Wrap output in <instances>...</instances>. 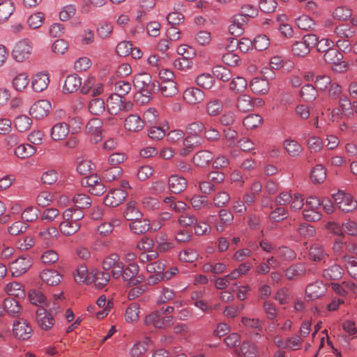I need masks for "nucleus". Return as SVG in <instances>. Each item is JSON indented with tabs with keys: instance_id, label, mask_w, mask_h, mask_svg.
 <instances>
[{
	"instance_id": "nucleus-18",
	"label": "nucleus",
	"mask_w": 357,
	"mask_h": 357,
	"mask_svg": "<svg viewBox=\"0 0 357 357\" xmlns=\"http://www.w3.org/2000/svg\"><path fill=\"white\" fill-rule=\"evenodd\" d=\"M309 257L310 259L314 261L326 262V259L329 257V255L325 250L323 245L319 243H314L310 247Z\"/></svg>"
},
{
	"instance_id": "nucleus-4",
	"label": "nucleus",
	"mask_w": 357,
	"mask_h": 357,
	"mask_svg": "<svg viewBox=\"0 0 357 357\" xmlns=\"http://www.w3.org/2000/svg\"><path fill=\"white\" fill-rule=\"evenodd\" d=\"M13 332L17 339L26 340L31 337L33 329L26 320L20 319L13 322Z\"/></svg>"
},
{
	"instance_id": "nucleus-26",
	"label": "nucleus",
	"mask_w": 357,
	"mask_h": 357,
	"mask_svg": "<svg viewBox=\"0 0 357 357\" xmlns=\"http://www.w3.org/2000/svg\"><path fill=\"white\" fill-rule=\"evenodd\" d=\"M334 33L340 38L349 39L354 36L356 29L347 24H340L334 29Z\"/></svg>"
},
{
	"instance_id": "nucleus-56",
	"label": "nucleus",
	"mask_w": 357,
	"mask_h": 357,
	"mask_svg": "<svg viewBox=\"0 0 357 357\" xmlns=\"http://www.w3.org/2000/svg\"><path fill=\"white\" fill-rule=\"evenodd\" d=\"M39 210L34 206L26 208L22 213L21 218L24 221L32 222L38 218Z\"/></svg>"
},
{
	"instance_id": "nucleus-54",
	"label": "nucleus",
	"mask_w": 357,
	"mask_h": 357,
	"mask_svg": "<svg viewBox=\"0 0 357 357\" xmlns=\"http://www.w3.org/2000/svg\"><path fill=\"white\" fill-rule=\"evenodd\" d=\"M122 174V169L119 166H112L105 169L102 173L103 178L109 181L117 179Z\"/></svg>"
},
{
	"instance_id": "nucleus-23",
	"label": "nucleus",
	"mask_w": 357,
	"mask_h": 357,
	"mask_svg": "<svg viewBox=\"0 0 357 357\" xmlns=\"http://www.w3.org/2000/svg\"><path fill=\"white\" fill-rule=\"evenodd\" d=\"M213 159L212 152L207 150H202L195 153L193 157V162L196 166L204 167L208 165Z\"/></svg>"
},
{
	"instance_id": "nucleus-35",
	"label": "nucleus",
	"mask_w": 357,
	"mask_h": 357,
	"mask_svg": "<svg viewBox=\"0 0 357 357\" xmlns=\"http://www.w3.org/2000/svg\"><path fill=\"white\" fill-rule=\"evenodd\" d=\"M326 178V169L322 165H317L311 171L310 178L314 183H321Z\"/></svg>"
},
{
	"instance_id": "nucleus-57",
	"label": "nucleus",
	"mask_w": 357,
	"mask_h": 357,
	"mask_svg": "<svg viewBox=\"0 0 357 357\" xmlns=\"http://www.w3.org/2000/svg\"><path fill=\"white\" fill-rule=\"evenodd\" d=\"M296 23L300 29L308 31L314 26V20L306 15H303L296 20Z\"/></svg>"
},
{
	"instance_id": "nucleus-51",
	"label": "nucleus",
	"mask_w": 357,
	"mask_h": 357,
	"mask_svg": "<svg viewBox=\"0 0 357 357\" xmlns=\"http://www.w3.org/2000/svg\"><path fill=\"white\" fill-rule=\"evenodd\" d=\"M45 20V15L42 12H37L31 15L26 21L29 28L36 29L40 28Z\"/></svg>"
},
{
	"instance_id": "nucleus-24",
	"label": "nucleus",
	"mask_w": 357,
	"mask_h": 357,
	"mask_svg": "<svg viewBox=\"0 0 357 357\" xmlns=\"http://www.w3.org/2000/svg\"><path fill=\"white\" fill-rule=\"evenodd\" d=\"M305 272L306 268L303 264H296L286 269L285 276L288 280H294L304 275Z\"/></svg>"
},
{
	"instance_id": "nucleus-52",
	"label": "nucleus",
	"mask_w": 357,
	"mask_h": 357,
	"mask_svg": "<svg viewBox=\"0 0 357 357\" xmlns=\"http://www.w3.org/2000/svg\"><path fill=\"white\" fill-rule=\"evenodd\" d=\"M80 224L62 221L59 225L60 231L66 236H71L80 229Z\"/></svg>"
},
{
	"instance_id": "nucleus-58",
	"label": "nucleus",
	"mask_w": 357,
	"mask_h": 357,
	"mask_svg": "<svg viewBox=\"0 0 357 357\" xmlns=\"http://www.w3.org/2000/svg\"><path fill=\"white\" fill-rule=\"evenodd\" d=\"M339 106L345 116L347 117H353L351 102L347 96H342L339 98Z\"/></svg>"
},
{
	"instance_id": "nucleus-63",
	"label": "nucleus",
	"mask_w": 357,
	"mask_h": 357,
	"mask_svg": "<svg viewBox=\"0 0 357 357\" xmlns=\"http://www.w3.org/2000/svg\"><path fill=\"white\" fill-rule=\"evenodd\" d=\"M291 298L289 290L287 288L282 287L278 289L274 296V299L280 305L287 304Z\"/></svg>"
},
{
	"instance_id": "nucleus-61",
	"label": "nucleus",
	"mask_w": 357,
	"mask_h": 357,
	"mask_svg": "<svg viewBox=\"0 0 357 357\" xmlns=\"http://www.w3.org/2000/svg\"><path fill=\"white\" fill-rule=\"evenodd\" d=\"M252 45L258 51L267 49L270 45L269 38L266 35H259L253 40Z\"/></svg>"
},
{
	"instance_id": "nucleus-59",
	"label": "nucleus",
	"mask_w": 357,
	"mask_h": 357,
	"mask_svg": "<svg viewBox=\"0 0 357 357\" xmlns=\"http://www.w3.org/2000/svg\"><path fill=\"white\" fill-rule=\"evenodd\" d=\"M197 85L204 89H211L214 84L213 77L208 73H203L197 76L196 79Z\"/></svg>"
},
{
	"instance_id": "nucleus-47",
	"label": "nucleus",
	"mask_w": 357,
	"mask_h": 357,
	"mask_svg": "<svg viewBox=\"0 0 357 357\" xmlns=\"http://www.w3.org/2000/svg\"><path fill=\"white\" fill-rule=\"evenodd\" d=\"M205 129L204 124L201 121H195L186 126V132L188 136H193L196 139H199V134Z\"/></svg>"
},
{
	"instance_id": "nucleus-44",
	"label": "nucleus",
	"mask_w": 357,
	"mask_h": 357,
	"mask_svg": "<svg viewBox=\"0 0 357 357\" xmlns=\"http://www.w3.org/2000/svg\"><path fill=\"white\" fill-rule=\"evenodd\" d=\"M247 81L242 77H236L234 78L229 84V89L235 93L244 92L247 89Z\"/></svg>"
},
{
	"instance_id": "nucleus-36",
	"label": "nucleus",
	"mask_w": 357,
	"mask_h": 357,
	"mask_svg": "<svg viewBox=\"0 0 357 357\" xmlns=\"http://www.w3.org/2000/svg\"><path fill=\"white\" fill-rule=\"evenodd\" d=\"M284 147L292 157L300 155L303 151L302 146L297 141L294 139H286L284 142Z\"/></svg>"
},
{
	"instance_id": "nucleus-5",
	"label": "nucleus",
	"mask_w": 357,
	"mask_h": 357,
	"mask_svg": "<svg viewBox=\"0 0 357 357\" xmlns=\"http://www.w3.org/2000/svg\"><path fill=\"white\" fill-rule=\"evenodd\" d=\"M31 266V257L21 256L10 264V270L12 275L17 278L24 274Z\"/></svg>"
},
{
	"instance_id": "nucleus-28",
	"label": "nucleus",
	"mask_w": 357,
	"mask_h": 357,
	"mask_svg": "<svg viewBox=\"0 0 357 357\" xmlns=\"http://www.w3.org/2000/svg\"><path fill=\"white\" fill-rule=\"evenodd\" d=\"M190 204L195 210L211 208L212 202L206 195H195L190 199Z\"/></svg>"
},
{
	"instance_id": "nucleus-55",
	"label": "nucleus",
	"mask_w": 357,
	"mask_h": 357,
	"mask_svg": "<svg viewBox=\"0 0 357 357\" xmlns=\"http://www.w3.org/2000/svg\"><path fill=\"white\" fill-rule=\"evenodd\" d=\"M262 122L261 116L252 114L247 116L243 121V124L247 129H253L259 126Z\"/></svg>"
},
{
	"instance_id": "nucleus-1",
	"label": "nucleus",
	"mask_w": 357,
	"mask_h": 357,
	"mask_svg": "<svg viewBox=\"0 0 357 357\" xmlns=\"http://www.w3.org/2000/svg\"><path fill=\"white\" fill-rule=\"evenodd\" d=\"M132 105L130 102H125V98L112 94L107 99V109L110 115L116 116L121 111L130 110Z\"/></svg>"
},
{
	"instance_id": "nucleus-6",
	"label": "nucleus",
	"mask_w": 357,
	"mask_h": 357,
	"mask_svg": "<svg viewBox=\"0 0 357 357\" xmlns=\"http://www.w3.org/2000/svg\"><path fill=\"white\" fill-rule=\"evenodd\" d=\"M52 109L50 101L47 100H40L32 105L30 108L29 114L36 119H43L48 115Z\"/></svg>"
},
{
	"instance_id": "nucleus-16",
	"label": "nucleus",
	"mask_w": 357,
	"mask_h": 357,
	"mask_svg": "<svg viewBox=\"0 0 357 357\" xmlns=\"http://www.w3.org/2000/svg\"><path fill=\"white\" fill-rule=\"evenodd\" d=\"M144 126L143 120L137 114H130L124 121L125 128L130 132H139Z\"/></svg>"
},
{
	"instance_id": "nucleus-29",
	"label": "nucleus",
	"mask_w": 357,
	"mask_h": 357,
	"mask_svg": "<svg viewBox=\"0 0 357 357\" xmlns=\"http://www.w3.org/2000/svg\"><path fill=\"white\" fill-rule=\"evenodd\" d=\"M15 10L13 3L10 0H5L0 3V24L6 22Z\"/></svg>"
},
{
	"instance_id": "nucleus-43",
	"label": "nucleus",
	"mask_w": 357,
	"mask_h": 357,
	"mask_svg": "<svg viewBox=\"0 0 357 357\" xmlns=\"http://www.w3.org/2000/svg\"><path fill=\"white\" fill-rule=\"evenodd\" d=\"M157 86L159 84L152 86L151 87L139 91L138 94L136 95V99L141 104H146L151 100L152 94L157 90Z\"/></svg>"
},
{
	"instance_id": "nucleus-62",
	"label": "nucleus",
	"mask_w": 357,
	"mask_h": 357,
	"mask_svg": "<svg viewBox=\"0 0 357 357\" xmlns=\"http://www.w3.org/2000/svg\"><path fill=\"white\" fill-rule=\"evenodd\" d=\"M30 302L36 305L44 304L46 301L45 296L40 290L32 289L29 292Z\"/></svg>"
},
{
	"instance_id": "nucleus-48",
	"label": "nucleus",
	"mask_w": 357,
	"mask_h": 357,
	"mask_svg": "<svg viewBox=\"0 0 357 357\" xmlns=\"http://www.w3.org/2000/svg\"><path fill=\"white\" fill-rule=\"evenodd\" d=\"M139 305L137 303L130 304L126 309L125 319L127 322L132 323L139 319Z\"/></svg>"
},
{
	"instance_id": "nucleus-31",
	"label": "nucleus",
	"mask_w": 357,
	"mask_h": 357,
	"mask_svg": "<svg viewBox=\"0 0 357 357\" xmlns=\"http://www.w3.org/2000/svg\"><path fill=\"white\" fill-rule=\"evenodd\" d=\"M130 229L136 234H143L149 229V222L146 219L142 220L141 218L132 220Z\"/></svg>"
},
{
	"instance_id": "nucleus-38",
	"label": "nucleus",
	"mask_w": 357,
	"mask_h": 357,
	"mask_svg": "<svg viewBox=\"0 0 357 357\" xmlns=\"http://www.w3.org/2000/svg\"><path fill=\"white\" fill-rule=\"evenodd\" d=\"M73 202L77 208L82 210L89 208L92 204L91 197L84 193L75 195L73 198Z\"/></svg>"
},
{
	"instance_id": "nucleus-41",
	"label": "nucleus",
	"mask_w": 357,
	"mask_h": 357,
	"mask_svg": "<svg viewBox=\"0 0 357 357\" xmlns=\"http://www.w3.org/2000/svg\"><path fill=\"white\" fill-rule=\"evenodd\" d=\"M300 94L303 100L306 102H312L316 99L317 96V91L313 85L307 84L301 88Z\"/></svg>"
},
{
	"instance_id": "nucleus-32",
	"label": "nucleus",
	"mask_w": 357,
	"mask_h": 357,
	"mask_svg": "<svg viewBox=\"0 0 357 357\" xmlns=\"http://www.w3.org/2000/svg\"><path fill=\"white\" fill-rule=\"evenodd\" d=\"M239 357H256L257 347L254 343L250 341L243 342L240 351H236Z\"/></svg>"
},
{
	"instance_id": "nucleus-25",
	"label": "nucleus",
	"mask_w": 357,
	"mask_h": 357,
	"mask_svg": "<svg viewBox=\"0 0 357 357\" xmlns=\"http://www.w3.org/2000/svg\"><path fill=\"white\" fill-rule=\"evenodd\" d=\"M5 291L8 295L13 296L19 299L24 298L26 296L24 286L17 282L8 283L6 286Z\"/></svg>"
},
{
	"instance_id": "nucleus-8",
	"label": "nucleus",
	"mask_w": 357,
	"mask_h": 357,
	"mask_svg": "<svg viewBox=\"0 0 357 357\" xmlns=\"http://www.w3.org/2000/svg\"><path fill=\"white\" fill-rule=\"evenodd\" d=\"M326 287L319 280L309 284L305 288V296L309 301L318 299L326 292Z\"/></svg>"
},
{
	"instance_id": "nucleus-12",
	"label": "nucleus",
	"mask_w": 357,
	"mask_h": 357,
	"mask_svg": "<svg viewBox=\"0 0 357 357\" xmlns=\"http://www.w3.org/2000/svg\"><path fill=\"white\" fill-rule=\"evenodd\" d=\"M183 100L190 105L202 102L204 99V92L196 87L187 88L183 92Z\"/></svg>"
},
{
	"instance_id": "nucleus-2",
	"label": "nucleus",
	"mask_w": 357,
	"mask_h": 357,
	"mask_svg": "<svg viewBox=\"0 0 357 357\" xmlns=\"http://www.w3.org/2000/svg\"><path fill=\"white\" fill-rule=\"evenodd\" d=\"M333 199L338 208L344 213L351 212L357 208V201L343 191H338L333 195Z\"/></svg>"
},
{
	"instance_id": "nucleus-64",
	"label": "nucleus",
	"mask_w": 357,
	"mask_h": 357,
	"mask_svg": "<svg viewBox=\"0 0 357 357\" xmlns=\"http://www.w3.org/2000/svg\"><path fill=\"white\" fill-rule=\"evenodd\" d=\"M146 343L145 342L138 341L135 342L130 349V357H140L144 354L147 349Z\"/></svg>"
},
{
	"instance_id": "nucleus-9",
	"label": "nucleus",
	"mask_w": 357,
	"mask_h": 357,
	"mask_svg": "<svg viewBox=\"0 0 357 357\" xmlns=\"http://www.w3.org/2000/svg\"><path fill=\"white\" fill-rule=\"evenodd\" d=\"M128 196V192L125 190L117 188L114 189L108 192L104 199L106 206L110 207H116L121 204Z\"/></svg>"
},
{
	"instance_id": "nucleus-19",
	"label": "nucleus",
	"mask_w": 357,
	"mask_h": 357,
	"mask_svg": "<svg viewBox=\"0 0 357 357\" xmlns=\"http://www.w3.org/2000/svg\"><path fill=\"white\" fill-rule=\"evenodd\" d=\"M40 278L43 282L51 286L57 285L62 279L59 272L49 269L43 270L40 274Z\"/></svg>"
},
{
	"instance_id": "nucleus-33",
	"label": "nucleus",
	"mask_w": 357,
	"mask_h": 357,
	"mask_svg": "<svg viewBox=\"0 0 357 357\" xmlns=\"http://www.w3.org/2000/svg\"><path fill=\"white\" fill-rule=\"evenodd\" d=\"M142 216V213L136 207V202L134 201L129 202L124 211V218L127 220L132 221L139 219Z\"/></svg>"
},
{
	"instance_id": "nucleus-21",
	"label": "nucleus",
	"mask_w": 357,
	"mask_h": 357,
	"mask_svg": "<svg viewBox=\"0 0 357 357\" xmlns=\"http://www.w3.org/2000/svg\"><path fill=\"white\" fill-rule=\"evenodd\" d=\"M203 139H196L193 136H187L183 142V148L180 150V155L185 157L188 155L197 146L202 144Z\"/></svg>"
},
{
	"instance_id": "nucleus-30",
	"label": "nucleus",
	"mask_w": 357,
	"mask_h": 357,
	"mask_svg": "<svg viewBox=\"0 0 357 357\" xmlns=\"http://www.w3.org/2000/svg\"><path fill=\"white\" fill-rule=\"evenodd\" d=\"M236 107L240 112H248L253 109L254 102L250 96L243 94L238 97Z\"/></svg>"
},
{
	"instance_id": "nucleus-17",
	"label": "nucleus",
	"mask_w": 357,
	"mask_h": 357,
	"mask_svg": "<svg viewBox=\"0 0 357 357\" xmlns=\"http://www.w3.org/2000/svg\"><path fill=\"white\" fill-rule=\"evenodd\" d=\"M169 188L172 192L178 194L185 190L187 186V181L183 176L172 175L168 181Z\"/></svg>"
},
{
	"instance_id": "nucleus-40",
	"label": "nucleus",
	"mask_w": 357,
	"mask_h": 357,
	"mask_svg": "<svg viewBox=\"0 0 357 357\" xmlns=\"http://www.w3.org/2000/svg\"><path fill=\"white\" fill-rule=\"evenodd\" d=\"M29 82L28 75L23 73L18 74L13 79L12 84L16 91L22 92L26 88Z\"/></svg>"
},
{
	"instance_id": "nucleus-7",
	"label": "nucleus",
	"mask_w": 357,
	"mask_h": 357,
	"mask_svg": "<svg viewBox=\"0 0 357 357\" xmlns=\"http://www.w3.org/2000/svg\"><path fill=\"white\" fill-rule=\"evenodd\" d=\"M139 266L135 263H131L126 268H123L122 278L130 286H135L141 282L142 278L138 276Z\"/></svg>"
},
{
	"instance_id": "nucleus-49",
	"label": "nucleus",
	"mask_w": 357,
	"mask_h": 357,
	"mask_svg": "<svg viewBox=\"0 0 357 357\" xmlns=\"http://www.w3.org/2000/svg\"><path fill=\"white\" fill-rule=\"evenodd\" d=\"M213 75L218 79L222 80V82L229 81L231 77L232 74L229 69L222 66H216L213 68Z\"/></svg>"
},
{
	"instance_id": "nucleus-3",
	"label": "nucleus",
	"mask_w": 357,
	"mask_h": 357,
	"mask_svg": "<svg viewBox=\"0 0 357 357\" xmlns=\"http://www.w3.org/2000/svg\"><path fill=\"white\" fill-rule=\"evenodd\" d=\"M32 43L28 40H21L15 43L13 50V59L17 62H23L28 59L32 52Z\"/></svg>"
},
{
	"instance_id": "nucleus-13",
	"label": "nucleus",
	"mask_w": 357,
	"mask_h": 357,
	"mask_svg": "<svg viewBox=\"0 0 357 357\" xmlns=\"http://www.w3.org/2000/svg\"><path fill=\"white\" fill-rule=\"evenodd\" d=\"M158 84V82L152 81L151 76L149 73H139L133 78V85L139 91L151 87Z\"/></svg>"
},
{
	"instance_id": "nucleus-22",
	"label": "nucleus",
	"mask_w": 357,
	"mask_h": 357,
	"mask_svg": "<svg viewBox=\"0 0 357 357\" xmlns=\"http://www.w3.org/2000/svg\"><path fill=\"white\" fill-rule=\"evenodd\" d=\"M81 84V78L76 74H72L66 77L63 89L66 93H71L77 91Z\"/></svg>"
},
{
	"instance_id": "nucleus-15",
	"label": "nucleus",
	"mask_w": 357,
	"mask_h": 357,
	"mask_svg": "<svg viewBox=\"0 0 357 357\" xmlns=\"http://www.w3.org/2000/svg\"><path fill=\"white\" fill-rule=\"evenodd\" d=\"M69 126L64 122L55 123L50 132L51 138L54 141H60L64 139L69 133Z\"/></svg>"
},
{
	"instance_id": "nucleus-50",
	"label": "nucleus",
	"mask_w": 357,
	"mask_h": 357,
	"mask_svg": "<svg viewBox=\"0 0 357 357\" xmlns=\"http://www.w3.org/2000/svg\"><path fill=\"white\" fill-rule=\"evenodd\" d=\"M75 280L78 283H91V278L88 272L87 267L85 265H81L77 267Z\"/></svg>"
},
{
	"instance_id": "nucleus-53",
	"label": "nucleus",
	"mask_w": 357,
	"mask_h": 357,
	"mask_svg": "<svg viewBox=\"0 0 357 357\" xmlns=\"http://www.w3.org/2000/svg\"><path fill=\"white\" fill-rule=\"evenodd\" d=\"M131 90V84L126 80H119L114 84V95L124 98Z\"/></svg>"
},
{
	"instance_id": "nucleus-45",
	"label": "nucleus",
	"mask_w": 357,
	"mask_h": 357,
	"mask_svg": "<svg viewBox=\"0 0 357 357\" xmlns=\"http://www.w3.org/2000/svg\"><path fill=\"white\" fill-rule=\"evenodd\" d=\"M93 279L91 280L95 284V286L100 289L105 287L110 279V275L109 273L102 271H96L93 275Z\"/></svg>"
},
{
	"instance_id": "nucleus-10",
	"label": "nucleus",
	"mask_w": 357,
	"mask_h": 357,
	"mask_svg": "<svg viewBox=\"0 0 357 357\" xmlns=\"http://www.w3.org/2000/svg\"><path fill=\"white\" fill-rule=\"evenodd\" d=\"M36 320L39 326L45 331L51 328L54 324L52 315L43 307H39L36 310Z\"/></svg>"
},
{
	"instance_id": "nucleus-60",
	"label": "nucleus",
	"mask_w": 357,
	"mask_h": 357,
	"mask_svg": "<svg viewBox=\"0 0 357 357\" xmlns=\"http://www.w3.org/2000/svg\"><path fill=\"white\" fill-rule=\"evenodd\" d=\"M112 32L113 25L110 22H105L97 28V35L101 39L109 38Z\"/></svg>"
},
{
	"instance_id": "nucleus-37",
	"label": "nucleus",
	"mask_w": 357,
	"mask_h": 357,
	"mask_svg": "<svg viewBox=\"0 0 357 357\" xmlns=\"http://www.w3.org/2000/svg\"><path fill=\"white\" fill-rule=\"evenodd\" d=\"M36 151V148L29 144H24L19 145L15 150V154L20 158H27L33 155Z\"/></svg>"
},
{
	"instance_id": "nucleus-39",
	"label": "nucleus",
	"mask_w": 357,
	"mask_h": 357,
	"mask_svg": "<svg viewBox=\"0 0 357 357\" xmlns=\"http://www.w3.org/2000/svg\"><path fill=\"white\" fill-rule=\"evenodd\" d=\"M88 108L92 114L100 115L105 109V102L100 98H94L89 102Z\"/></svg>"
},
{
	"instance_id": "nucleus-11",
	"label": "nucleus",
	"mask_w": 357,
	"mask_h": 357,
	"mask_svg": "<svg viewBox=\"0 0 357 357\" xmlns=\"http://www.w3.org/2000/svg\"><path fill=\"white\" fill-rule=\"evenodd\" d=\"M49 83L50 77L47 72H39L32 77L31 86L36 92H41L46 89Z\"/></svg>"
},
{
	"instance_id": "nucleus-20",
	"label": "nucleus",
	"mask_w": 357,
	"mask_h": 357,
	"mask_svg": "<svg viewBox=\"0 0 357 357\" xmlns=\"http://www.w3.org/2000/svg\"><path fill=\"white\" fill-rule=\"evenodd\" d=\"M250 88L257 95H264L269 90V84L266 79L255 77L250 83Z\"/></svg>"
},
{
	"instance_id": "nucleus-27",
	"label": "nucleus",
	"mask_w": 357,
	"mask_h": 357,
	"mask_svg": "<svg viewBox=\"0 0 357 357\" xmlns=\"http://www.w3.org/2000/svg\"><path fill=\"white\" fill-rule=\"evenodd\" d=\"M157 90H160L162 96L167 98L173 97L178 93L174 81L162 82L159 86H157Z\"/></svg>"
},
{
	"instance_id": "nucleus-42",
	"label": "nucleus",
	"mask_w": 357,
	"mask_h": 357,
	"mask_svg": "<svg viewBox=\"0 0 357 357\" xmlns=\"http://www.w3.org/2000/svg\"><path fill=\"white\" fill-rule=\"evenodd\" d=\"M14 124L18 131L23 132L29 130L32 124V120L26 115H20L15 118Z\"/></svg>"
},
{
	"instance_id": "nucleus-14",
	"label": "nucleus",
	"mask_w": 357,
	"mask_h": 357,
	"mask_svg": "<svg viewBox=\"0 0 357 357\" xmlns=\"http://www.w3.org/2000/svg\"><path fill=\"white\" fill-rule=\"evenodd\" d=\"M324 58L326 62L333 64L336 66L340 67V70H342V68H346L344 62L342 61L343 55L337 49L332 47L328 51L325 52Z\"/></svg>"
},
{
	"instance_id": "nucleus-34",
	"label": "nucleus",
	"mask_w": 357,
	"mask_h": 357,
	"mask_svg": "<svg viewBox=\"0 0 357 357\" xmlns=\"http://www.w3.org/2000/svg\"><path fill=\"white\" fill-rule=\"evenodd\" d=\"M342 274L343 269L337 264H333L323 271V276L328 280H339L342 278Z\"/></svg>"
},
{
	"instance_id": "nucleus-46",
	"label": "nucleus",
	"mask_w": 357,
	"mask_h": 357,
	"mask_svg": "<svg viewBox=\"0 0 357 357\" xmlns=\"http://www.w3.org/2000/svg\"><path fill=\"white\" fill-rule=\"evenodd\" d=\"M3 309L11 316H15L21 310V307L16 300L13 298H7L3 301Z\"/></svg>"
}]
</instances>
